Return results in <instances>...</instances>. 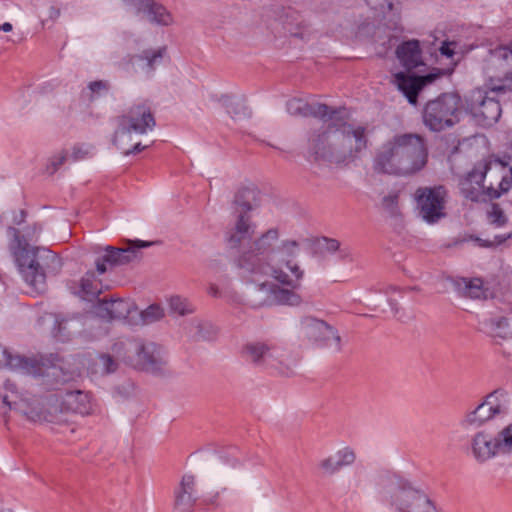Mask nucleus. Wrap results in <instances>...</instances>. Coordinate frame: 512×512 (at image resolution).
<instances>
[{"label":"nucleus","mask_w":512,"mask_h":512,"mask_svg":"<svg viewBox=\"0 0 512 512\" xmlns=\"http://www.w3.org/2000/svg\"><path fill=\"white\" fill-rule=\"evenodd\" d=\"M166 54L167 48L165 46L149 48L139 54L130 56L129 65L134 73L145 78H151L157 67L162 64Z\"/></svg>","instance_id":"aec40b11"},{"label":"nucleus","mask_w":512,"mask_h":512,"mask_svg":"<svg viewBox=\"0 0 512 512\" xmlns=\"http://www.w3.org/2000/svg\"><path fill=\"white\" fill-rule=\"evenodd\" d=\"M242 356L257 367L272 368L289 376L293 373L298 359L285 349L262 341L247 342Z\"/></svg>","instance_id":"0eeeda50"},{"label":"nucleus","mask_w":512,"mask_h":512,"mask_svg":"<svg viewBox=\"0 0 512 512\" xmlns=\"http://www.w3.org/2000/svg\"><path fill=\"white\" fill-rule=\"evenodd\" d=\"M471 452L478 463H485L498 455L512 454V423L492 436L485 430L471 438Z\"/></svg>","instance_id":"9d476101"},{"label":"nucleus","mask_w":512,"mask_h":512,"mask_svg":"<svg viewBox=\"0 0 512 512\" xmlns=\"http://www.w3.org/2000/svg\"><path fill=\"white\" fill-rule=\"evenodd\" d=\"M512 184V169H507L500 160L479 162L461 182V191L472 201H480L483 194L498 198L507 192Z\"/></svg>","instance_id":"39448f33"},{"label":"nucleus","mask_w":512,"mask_h":512,"mask_svg":"<svg viewBox=\"0 0 512 512\" xmlns=\"http://www.w3.org/2000/svg\"><path fill=\"white\" fill-rule=\"evenodd\" d=\"M438 74L430 73L425 76H408L403 72H398L393 76V84L401 91L410 104L415 105L417 103V97L419 91L426 84L432 83Z\"/></svg>","instance_id":"5701e85b"},{"label":"nucleus","mask_w":512,"mask_h":512,"mask_svg":"<svg viewBox=\"0 0 512 512\" xmlns=\"http://www.w3.org/2000/svg\"><path fill=\"white\" fill-rule=\"evenodd\" d=\"M488 221L496 227H501L507 222L503 210L497 204H492L487 212Z\"/></svg>","instance_id":"a19ab883"},{"label":"nucleus","mask_w":512,"mask_h":512,"mask_svg":"<svg viewBox=\"0 0 512 512\" xmlns=\"http://www.w3.org/2000/svg\"><path fill=\"white\" fill-rule=\"evenodd\" d=\"M42 227L31 223L22 228L9 227V251L25 281L38 293L45 290L46 273H57L61 267L58 257L49 250L31 246L40 236Z\"/></svg>","instance_id":"7ed1b4c3"},{"label":"nucleus","mask_w":512,"mask_h":512,"mask_svg":"<svg viewBox=\"0 0 512 512\" xmlns=\"http://www.w3.org/2000/svg\"><path fill=\"white\" fill-rule=\"evenodd\" d=\"M507 393L501 389L488 394L476 408L467 412L462 421L465 427H481L488 421L508 413Z\"/></svg>","instance_id":"ddd939ff"},{"label":"nucleus","mask_w":512,"mask_h":512,"mask_svg":"<svg viewBox=\"0 0 512 512\" xmlns=\"http://www.w3.org/2000/svg\"><path fill=\"white\" fill-rule=\"evenodd\" d=\"M71 292L82 300L92 302L102 292L101 281L96 279L95 273L87 272L79 282H75L70 286Z\"/></svg>","instance_id":"bb28decb"},{"label":"nucleus","mask_w":512,"mask_h":512,"mask_svg":"<svg viewBox=\"0 0 512 512\" xmlns=\"http://www.w3.org/2000/svg\"><path fill=\"white\" fill-rule=\"evenodd\" d=\"M170 309L179 315H186L193 312L194 308L187 299L180 296H173L169 301Z\"/></svg>","instance_id":"58836bf2"},{"label":"nucleus","mask_w":512,"mask_h":512,"mask_svg":"<svg viewBox=\"0 0 512 512\" xmlns=\"http://www.w3.org/2000/svg\"><path fill=\"white\" fill-rule=\"evenodd\" d=\"M259 192L254 188H243L235 196V204L238 207V214L246 215L247 212L258 206Z\"/></svg>","instance_id":"c9c22d12"},{"label":"nucleus","mask_w":512,"mask_h":512,"mask_svg":"<svg viewBox=\"0 0 512 512\" xmlns=\"http://www.w3.org/2000/svg\"><path fill=\"white\" fill-rule=\"evenodd\" d=\"M94 147L90 144H76L71 148L70 157L74 161L83 160L92 155Z\"/></svg>","instance_id":"37998d69"},{"label":"nucleus","mask_w":512,"mask_h":512,"mask_svg":"<svg viewBox=\"0 0 512 512\" xmlns=\"http://www.w3.org/2000/svg\"><path fill=\"white\" fill-rule=\"evenodd\" d=\"M280 233L270 228L244 249L236 261L247 282L245 304L252 308L276 305L298 306L302 298L295 292L300 287L303 270L293 259L298 244L285 240L277 246Z\"/></svg>","instance_id":"f257e3e1"},{"label":"nucleus","mask_w":512,"mask_h":512,"mask_svg":"<svg viewBox=\"0 0 512 512\" xmlns=\"http://www.w3.org/2000/svg\"><path fill=\"white\" fill-rule=\"evenodd\" d=\"M48 12H49V17H50L52 20H56V19L59 17V15H60V10H59V8L54 7V6H51V7L49 8V11H48Z\"/></svg>","instance_id":"8fccbe9b"},{"label":"nucleus","mask_w":512,"mask_h":512,"mask_svg":"<svg viewBox=\"0 0 512 512\" xmlns=\"http://www.w3.org/2000/svg\"><path fill=\"white\" fill-rule=\"evenodd\" d=\"M256 230V225L250 217L238 214L234 225L226 233V242L232 249H238L240 254L251 244Z\"/></svg>","instance_id":"412c9836"},{"label":"nucleus","mask_w":512,"mask_h":512,"mask_svg":"<svg viewBox=\"0 0 512 512\" xmlns=\"http://www.w3.org/2000/svg\"><path fill=\"white\" fill-rule=\"evenodd\" d=\"M428 162L425 139L415 133L396 134L377 150L373 168L379 173L410 176L421 171Z\"/></svg>","instance_id":"20e7f679"},{"label":"nucleus","mask_w":512,"mask_h":512,"mask_svg":"<svg viewBox=\"0 0 512 512\" xmlns=\"http://www.w3.org/2000/svg\"><path fill=\"white\" fill-rule=\"evenodd\" d=\"M134 5L138 13H144L153 23L168 26L173 22V17L167 9L154 0H135Z\"/></svg>","instance_id":"cd10ccee"},{"label":"nucleus","mask_w":512,"mask_h":512,"mask_svg":"<svg viewBox=\"0 0 512 512\" xmlns=\"http://www.w3.org/2000/svg\"><path fill=\"white\" fill-rule=\"evenodd\" d=\"M81 323L78 319L54 317L53 336L60 341H68L79 331Z\"/></svg>","instance_id":"f704fd0d"},{"label":"nucleus","mask_w":512,"mask_h":512,"mask_svg":"<svg viewBox=\"0 0 512 512\" xmlns=\"http://www.w3.org/2000/svg\"><path fill=\"white\" fill-rule=\"evenodd\" d=\"M194 337L197 340L210 341L213 340L217 334L215 326L208 322L197 321L194 326Z\"/></svg>","instance_id":"4c0bfd02"},{"label":"nucleus","mask_w":512,"mask_h":512,"mask_svg":"<svg viewBox=\"0 0 512 512\" xmlns=\"http://www.w3.org/2000/svg\"><path fill=\"white\" fill-rule=\"evenodd\" d=\"M134 311L136 306L132 301L120 298H104L93 306V313L104 320H122Z\"/></svg>","instance_id":"4be33fe9"},{"label":"nucleus","mask_w":512,"mask_h":512,"mask_svg":"<svg viewBox=\"0 0 512 512\" xmlns=\"http://www.w3.org/2000/svg\"><path fill=\"white\" fill-rule=\"evenodd\" d=\"M282 25H283V29L285 30V32L289 33L290 35L297 36V37H301L302 36L301 33H298L296 31L293 23L288 21V18H286V20L283 21Z\"/></svg>","instance_id":"de8ad7c7"},{"label":"nucleus","mask_w":512,"mask_h":512,"mask_svg":"<svg viewBox=\"0 0 512 512\" xmlns=\"http://www.w3.org/2000/svg\"><path fill=\"white\" fill-rule=\"evenodd\" d=\"M389 304H390L392 310L397 312V304L394 301H392V300L389 301Z\"/></svg>","instance_id":"5fc2aeb1"},{"label":"nucleus","mask_w":512,"mask_h":512,"mask_svg":"<svg viewBox=\"0 0 512 512\" xmlns=\"http://www.w3.org/2000/svg\"><path fill=\"white\" fill-rule=\"evenodd\" d=\"M228 113L231 114L233 118H246L250 117L251 111L250 109L245 105V103L241 100H237L232 102L228 107Z\"/></svg>","instance_id":"79ce46f5"},{"label":"nucleus","mask_w":512,"mask_h":512,"mask_svg":"<svg viewBox=\"0 0 512 512\" xmlns=\"http://www.w3.org/2000/svg\"><path fill=\"white\" fill-rule=\"evenodd\" d=\"M119 368L117 359L110 351L97 353L90 359L88 371L93 377H104L115 373Z\"/></svg>","instance_id":"c756f323"},{"label":"nucleus","mask_w":512,"mask_h":512,"mask_svg":"<svg viewBox=\"0 0 512 512\" xmlns=\"http://www.w3.org/2000/svg\"><path fill=\"white\" fill-rule=\"evenodd\" d=\"M116 129L113 136V144L122 151L124 155L140 152L144 149L140 142H135L134 131L121 122H116Z\"/></svg>","instance_id":"c85d7f7f"},{"label":"nucleus","mask_w":512,"mask_h":512,"mask_svg":"<svg viewBox=\"0 0 512 512\" xmlns=\"http://www.w3.org/2000/svg\"><path fill=\"white\" fill-rule=\"evenodd\" d=\"M481 88L473 90L466 98V108L473 118L483 126H491L501 116V107L495 97Z\"/></svg>","instance_id":"4468645a"},{"label":"nucleus","mask_w":512,"mask_h":512,"mask_svg":"<svg viewBox=\"0 0 512 512\" xmlns=\"http://www.w3.org/2000/svg\"><path fill=\"white\" fill-rule=\"evenodd\" d=\"M25 218V212L23 210L20 211L19 216H16L13 220V223L16 225H21V223L24 221Z\"/></svg>","instance_id":"3c124183"},{"label":"nucleus","mask_w":512,"mask_h":512,"mask_svg":"<svg viewBox=\"0 0 512 512\" xmlns=\"http://www.w3.org/2000/svg\"><path fill=\"white\" fill-rule=\"evenodd\" d=\"M292 116L315 117L322 121L307 138V155L316 162L347 165L354 161L368 146L367 127L342 122L337 110L319 102L293 98L286 103Z\"/></svg>","instance_id":"f03ea898"},{"label":"nucleus","mask_w":512,"mask_h":512,"mask_svg":"<svg viewBox=\"0 0 512 512\" xmlns=\"http://www.w3.org/2000/svg\"><path fill=\"white\" fill-rule=\"evenodd\" d=\"M208 293L211 295V296H214V297H217L219 295V289L217 286L211 284L208 288Z\"/></svg>","instance_id":"603ef678"},{"label":"nucleus","mask_w":512,"mask_h":512,"mask_svg":"<svg viewBox=\"0 0 512 512\" xmlns=\"http://www.w3.org/2000/svg\"><path fill=\"white\" fill-rule=\"evenodd\" d=\"M116 122H121L132 129L136 135L152 131L156 125L150 108L145 104L131 106L116 118Z\"/></svg>","instance_id":"6ab92c4d"},{"label":"nucleus","mask_w":512,"mask_h":512,"mask_svg":"<svg viewBox=\"0 0 512 512\" xmlns=\"http://www.w3.org/2000/svg\"><path fill=\"white\" fill-rule=\"evenodd\" d=\"M483 73L490 93L505 94L512 91V50L499 46L489 51L483 62Z\"/></svg>","instance_id":"6e6552de"},{"label":"nucleus","mask_w":512,"mask_h":512,"mask_svg":"<svg viewBox=\"0 0 512 512\" xmlns=\"http://www.w3.org/2000/svg\"><path fill=\"white\" fill-rule=\"evenodd\" d=\"M143 324H151L164 316L163 309L156 304L150 305L140 313Z\"/></svg>","instance_id":"ea45409f"},{"label":"nucleus","mask_w":512,"mask_h":512,"mask_svg":"<svg viewBox=\"0 0 512 512\" xmlns=\"http://www.w3.org/2000/svg\"><path fill=\"white\" fill-rule=\"evenodd\" d=\"M195 476L186 474L174 492V507L180 512H191L197 501Z\"/></svg>","instance_id":"b1692460"},{"label":"nucleus","mask_w":512,"mask_h":512,"mask_svg":"<svg viewBox=\"0 0 512 512\" xmlns=\"http://www.w3.org/2000/svg\"><path fill=\"white\" fill-rule=\"evenodd\" d=\"M151 244L145 241H127L125 246L115 248L113 246H106L104 248L105 254L97 259L96 268L99 274L107 271L106 264L110 266L124 265L139 257V249L148 247Z\"/></svg>","instance_id":"f3484780"},{"label":"nucleus","mask_w":512,"mask_h":512,"mask_svg":"<svg viewBox=\"0 0 512 512\" xmlns=\"http://www.w3.org/2000/svg\"><path fill=\"white\" fill-rule=\"evenodd\" d=\"M301 330L305 337L322 347L341 349V337L338 332L323 320L314 317H304L301 320Z\"/></svg>","instance_id":"dca6fc26"},{"label":"nucleus","mask_w":512,"mask_h":512,"mask_svg":"<svg viewBox=\"0 0 512 512\" xmlns=\"http://www.w3.org/2000/svg\"><path fill=\"white\" fill-rule=\"evenodd\" d=\"M415 196L420 214L428 223L437 222L445 215L446 190L443 186L418 188Z\"/></svg>","instance_id":"2eb2a0df"},{"label":"nucleus","mask_w":512,"mask_h":512,"mask_svg":"<svg viewBox=\"0 0 512 512\" xmlns=\"http://www.w3.org/2000/svg\"><path fill=\"white\" fill-rule=\"evenodd\" d=\"M356 460V454L350 447H343L334 454L320 461L319 467L325 475H334L342 468L351 466Z\"/></svg>","instance_id":"a878e982"},{"label":"nucleus","mask_w":512,"mask_h":512,"mask_svg":"<svg viewBox=\"0 0 512 512\" xmlns=\"http://www.w3.org/2000/svg\"><path fill=\"white\" fill-rule=\"evenodd\" d=\"M487 323L496 336L503 339H512V319L496 317L489 319Z\"/></svg>","instance_id":"e433bc0d"},{"label":"nucleus","mask_w":512,"mask_h":512,"mask_svg":"<svg viewBox=\"0 0 512 512\" xmlns=\"http://www.w3.org/2000/svg\"><path fill=\"white\" fill-rule=\"evenodd\" d=\"M167 358L164 349L154 342H143L139 340L135 367L136 369L154 374L164 375L166 373Z\"/></svg>","instance_id":"a211bd4d"},{"label":"nucleus","mask_w":512,"mask_h":512,"mask_svg":"<svg viewBox=\"0 0 512 512\" xmlns=\"http://www.w3.org/2000/svg\"><path fill=\"white\" fill-rule=\"evenodd\" d=\"M68 154L66 151H60L54 154L48 161L47 164V172L49 174H54L61 165L66 161Z\"/></svg>","instance_id":"c03bdc74"},{"label":"nucleus","mask_w":512,"mask_h":512,"mask_svg":"<svg viewBox=\"0 0 512 512\" xmlns=\"http://www.w3.org/2000/svg\"><path fill=\"white\" fill-rule=\"evenodd\" d=\"M0 365H6L14 371L22 374L41 376L43 375L42 366L34 359L25 358L19 355H9L6 350L0 346Z\"/></svg>","instance_id":"393cba45"},{"label":"nucleus","mask_w":512,"mask_h":512,"mask_svg":"<svg viewBox=\"0 0 512 512\" xmlns=\"http://www.w3.org/2000/svg\"><path fill=\"white\" fill-rule=\"evenodd\" d=\"M396 55L401 64L407 70H412L423 65L419 42L411 40L402 43L396 50Z\"/></svg>","instance_id":"2f4dec72"},{"label":"nucleus","mask_w":512,"mask_h":512,"mask_svg":"<svg viewBox=\"0 0 512 512\" xmlns=\"http://www.w3.org/2000/svg\"><path fill=\"white\" fill-rule=\"evenodd\" d=\"M460 113V97L445 93L426 104L423 121L430 130L438 132L458 123Z\"/></svg>","instance_id":"1a4fd4ad"},{"label":"nucleus","mask_w":512,"mask_h":512,"mask_svg":"<svg viewBox=\"0 0 512 512\" xmlns=\"http://www.w3.org/2000/svg\"><path fill=\"white\" fill-rule=\"evenodd\" d=\"M324 243V249L328 252H335L340 249V243L335 239L324 238Z\"/></svg>","instance_id":"49530a36"},{"label":"nucleus","mask_w":512,"mask_h":512,"mask_svg":"<svg viewBox=\"0 0 512 512\" xmlns=\"http://www.w3.org/2000/svg\"><path fill=\"white\" fill-rule=\"evenodd\" d=\"M12 29H13L12 24L9 22H5L4 24L1 25V30L4 32H10V31H12Z\"/></svg>","instance_id":"864d4df0"},{"label":"nucleus","mask_w":512,"mask_h":512,"mask_svg":"<svg viewBox=\"0 0 512 512\" xmlns=\"http://www.w3.org/2000/svg\"><path fill=\"white\" fill-rule=\"evenodd\" d=\"M3 402L10 408L17 409L32 421L44 420L48 422H60L67 414V410L64 406L63 391L48 395L42 403V407H39L40 404L37 402L30 404L25 400L14 403L13 406L7 401V397H4Z\"/></svg>","instance_id":"f8f14e48"},{"label":"nucleus","mask_w":512,"mask_h":512,"mask_svg":"<svg viewBox=\"0 0 512 512\" xmlns=\"http://www.w3.org/2000/svg\"><path fill=\"white\" fill-rule=\"evenodd\" d=\"M390 505L396 512H437L426 493L411 483H391Z\"/></svg>","instance_id":"9b49d317"},{"label":"nucleus","mask_w":512,"mask_h":512,"mask_svg":"<svg viewBox=\"0 0 512 512\" xmlns=\"http://www.w3.org/2000/svg\"><path fill=\"white\" fill-rule=\"evenodd\" d=\"M88 89L91 92V97L94 95H100L102 92H106L109 89V83L106 81H93L88 84Z\"/></svg>","instance_id":"a18cd8bd"},{"label":"nucleus","mask_w":512,"mask_h":512,"mask_svg":"<svg viewBox=\"0 0 512 512\" xmlns=\"http://www.w3.org/2000/svg\"><path fill=\"white\" fill-rule=\"evenodd\" d=\"M450 282L454 290L461 296L480 299L485 296L483 282L479 278H452Z\"/></svg>","instance_id":"72a5a7b5"},{"label":"nucleus","mask_w":512,"mask_h":512,"mask_svg":"<svg viewBox=\"0 0 512 512\" xmlns=\"http://www.w3.org/2000/svg\"><path fill=\"white\" fill-rule=\"evenodd\" d=\"M440 51H441V54H443L447 57H451L454 53L453 50L449 47V45L446 43H443V45L440 48Z\"/></svg>","instance_id":"09e8293b"},{"label":"nucleus","mask_w":512,"mask_h":512,"mask_svg":"<svg viewBox=\"0 0 512 512\" xmlns=\"http://www.w3.org/2000/svg\"><path fill=\"white\" fill-rule=\"evenodd\" d=\"M64 394V406L68 413H78L81 415H87L91 412L92 406L90 396L80 390L65 391Z\"/></svg>","instance_id":"473e14b6"},{"label":"nucleus","mask_w":512,"mask_h":512,"mask_svg":"<svg viewBox=\"0 0 512 512\" xmlns=\"http://www.w3.org/2000/svg\"><path fill=\"white\" fill-rule=\"evenodd\" d=\"M140 339H119L113 343L109 351L117 359L118 363L123 362L131 367H135L137 350L139 349Z\"/></svg>","instance_id":"7c9ffc66"},{"label":"nucleus","mask_w":512,"mask_h":512,"mask_svg":"<svg viewBox=\"0 0 512 512\" xmlns=\"http://www.w3.org/2000/svg\"><path fill=\"white\" fill-rule=\"evenodd\" d=\"M369 6L365 16L356 21V35L382 39L389 37L387 31L395 30L399 24V13L392 0H365Z\"/></svg>","instance_id":"423d86ee"}]
</instances>
